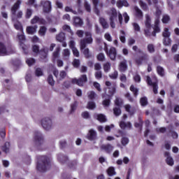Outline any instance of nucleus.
Returning a JSON list of instances; mask_svg holds the SVG:
<instances>
[{
    "instance_id": "27",
    "label": "nucleus",
    "mask_w": 179,
    "mask_h": 179,
    "mask_svg": "<svg viewBox=\"0 0 179 179\" xmlns=\"http://www.w3.org/2000/svg\"><path fill=\"white\" fill-rule=\"evenodd\" d=\"M57 159L60 163L64 164V163H66V162H68V157L62 154H59L57 155Z\"/></svg>"
},
{
    "instance_id": "18",
    "label": "nucleus",
    "mask_w": 179,
    "mask_h": 179,
    "mask_svg": "<svg viewBox=\"0 0 179 179\" xmlns=\"http://www.w3.org/2000/svg\"><path fill=\"white\" fill-rule=\"evenodd\" d=\"M73 25L76 27H82L83 26V20L80 17H73Z\"/></svg>"
},
{
    "instance_id": "43",
    "label": "nucleus",
    "mask_w": 179,
    "mask_h": 179,
    "mask_svg": "<svg viewBox=\"0 0 179 179\" xmlns=\"http://www.w3.org/2000/svg\"><path fill=\"white\" fill-rule=\"evenodd\" d=\"M113 114L115 117H120V115L121 114V108L118 106L113 108Z\"/></svg>"
},
{
    "instance_id": "28",
    "label": "nucleus",
    "mask_w": 179,
    "mask_h": 179,
    "mask_svg": "<svg viewBox=\"0 0 179 179\" xmlns=\"http://www.w3.org/2000/svg\"><path fill=\"white\" fill-rule=\"evenodd\" d=\"M38 33L41 37H44L47 33V27L41 26Z\"/></svg>"
},
{
    "instance_id": "36",
    "label": "nucleus",
    "mask_w": 179,
    "mask_h": 179,
    "mask_svg": "<svg viewBox=\"0 0 179 179\" xmlns=\"http://www.w3.org/2000/svg\"><path fill=\"white\" fill-rule=\"evenodd\" d=\"M152 20H150V17L149 15H147L145 17V27L146 29H152V24H151Z\"/></svg>"
},
{
    "instance_id": "57",
    "label": "nucleus",
    "mask_w": 179,
    "mask_h": 179,
    "mask_svg": "<svg viewBox=\"0 0 179 179\" xmlns=\"http://www.w3.org/2000/svg\"><path fill=\"white\" fill-rule=\"evenodd\" d=\"M73 66L74 68H79V66H80V60L78 59H74L73 61Z\"/></svg>"
},
{
    "instance_id": "45",
    "label": "nucleus",
    "mask_w": 179,
    "mask_h": 179,
    "mask_svg": "<svg viewBox=\"0 0 179 179\" xmlns=\"http://www.w3.org/2000/svg\"><path fill=\"white\" fill-rule=\"evenodd\" d=\"M87 108H88V110H93L96 108V103L94 101H89L87 105Z\"/></svg>"
},
{
    "instance_id": "52",
    "label": "nucleus",
    "mask_w": 179,
    "mask_h": 179,
    "mask_svg": "<svg viewBox=\"0 0 179 179\" xmlns=\"http://www.w3.org/2000/svg\"><path fill=\"white\" fill-rule=\"evenodd\" d=\"M48 55V54L46 52L45 50H41V53H40L41 59H46Z\"/></svg>"
},
{
    "instance_id": "33",
    "label": "nucleus",
    "mask_w": 179,
    "mask_h": 179,
    "mask_svg": "<svg viewBox=\"0 0 179 179\" xmlns=\"http://www.w3.org/2000/svg\"><path fill=\"white\" fill-rule=\"evenodd\" d=\"M130 90L132 92L134 97H138V94H139V90L136 87H135V86L134 85H131L130 86Z\"/></svg>"
},
{
    "instance_id": "63",
    "label": "nucleus",
    "mask_w": 179,
    "mask_h": 179,
    "mask_svg": "<svg viewBox=\"0 0 179 179\" xmlns=\"http://www.w3.org/2000/svg\"><path fill=\"white\" fill-rule=\"evenodd\" d=\"M110 79H117L118 78V71H115L112 74L109 75Z\"/></svg>"
},
{
    "instance_id": "38",
    "label": "nucleus",
    "mask_w": 179,
    "mask_h": 179,
    "mask_svg": "<svg viewBox=\"0 0 179 179\" xmlns=\"http://www.w3.org/2000/svg\"><path fill=\"white\" fill-rule=\"evenodd\" d=\"M115 104L117 107H122L124 105V101L121 98H116L115 100Z\"/></svg>"
},
{
    "instance_id": "11",
    "label": "nucleus",
    "mask_w": 179,
    "mask_h": 179,
    "mask_svg": "<svg viewBox=\"0 0 179 179\" xmlns=\"http://www.w3.org/2000/svg\"><path fill=\"white\" fill-rule=\"evenodd\" d=\"M18 40L20 41V45L22 47L24 53L26 55L29 54L27 45L24 44V41H26V36L23 34L18 35Z\"/></svg>"
},
{
    "instance_id": "40",
    "label": "nucleus",
    "mask_w": 179,
    "mask_h": 179,
    "mask_svg": "<svg viewBox=\"0 0 179 179\" xmlns=\"http://www.w3.org/2000/svg\"><path fill=\"white\" fill-rule=\"evenodd\" d=\"M170 20H171V19L170 18V16L169 15H163L162 22V23H164V24H167V23H169V22H170Z\"/></svg>"
},
{
    "instance_id": "12",
    "label": "nucleus",
    "mask_w": 179,
    "mask_h": 179,
    "mask_svg": "<svg viewBox=\"0 0 179 179\" xmlns=\"http://www.w3.org/2000/svg\"><path fill=\"white\" fill-rule=\"evenodd\" d=\"M106 15L109 16V20H115L118 17V12L114 7L110 8L109 10L106 11Z\"/></svg>"
},
{
    "instance_id": "41",
    "label": "nucleus",
    "mask_w": 179,
    "mask_h": 179,
    "mask_svg": "<svg viewBox=\"0 0 179 179\" xmlns=\"http://www.w3.org/2000/svg\"><path fill=\"white\" fill-rule=\"evenodd\" d=\"M110 69H111V63L110 62H107L106 63H105L103 64L104 72H106V73L109 72Z\"/></svg>"
},
{
    "instance_id": "48",
    "label": "nucleus",
    "mask_w": 179,
    "mask_h": 179,
    "mask_svg": "<svg viewBox=\"0 0 179 179\" xmlns=\"http://www.w3.org/2000/svg\"><path fill=\"white\" fill-rule=\"evenodd\" d=\"M31 15H33V10L27 8L25 13V19H30V17H31Z\"/></svg>"
},
{
    "instance_id": "30",
    "label": "nucleus",
    "mask_w": 179,
    "mask_h": 179,
    "mask_svg": "<svg viewBox=\"0 0 179 179\" xmlns=\"http://www.w3.org/2000/svg\"><path fill=\"white\" fill-rule=\"evenodd\" d=\"M99 23L102 26L103 29H108V23L107 22V20H106L104 17L99 18Z\"/></svg>"
},
{
    "instance_id": "47",
    "label": "nucleus",
    "mask_w": 179,
    "mask_h": 179,
    "mask_svg": "<svg viewBox=\"0 0 179 179\" xmlns=\"http://www.w3.org/2000/svg\"><path fill=\"white\" fill-rule=\"evenodd\" d=\"M48 83L50 85V86H54L55 85V81L54 80V78L52 77V75H49L48 77Z\"/></svg>"
},
{
    "instance_id": "8",
    "label": "nucleus",
    "mask_w": 179,
    "mask_h": 179,
    "mask_svg": "<svg viewBox=\"0 0 179 179\" xmlns=\"http://www.w3.org/2000/svg\"><path fill=\"white\" fill-rule=\"evenodd\" d=\"M105 85L108 87V89H109L108 96L113 97V96H114L117 92V83L106 81Z\"/></svg>"
},
{
    "instance_id": "20",
    "label": "nucleus",
    "mask_w": 179,
    "mask_h": 179,
    "mask_svg": "<svg viewBox=\"0 0 179 179\" xmlns=\"http://www.w3.org/2000/svg\"><path fill=\"white\" fill-rule=\"evenodd\" d=\"M134 15L137 19H143V12H142V10H140L139 7L135 6L134 7Z\"/></svg>"
},
{
    "instance_id": "51",
    "label": "nucleus",
    "mask_w": 179,
    "mask_h": 179,
    "mask_svg": "<svg viewBox=\"0 0 179 179\" xmlns=\"http://www.w3.org/2000/svg\"><path fill=\"white\" fill-rule=\"evenodd\" d=\"M121 143L123 146H127V145L129 143V138H128V137H122Z\"/></svg>"
},
{
    "instance_id": "39",
    "label": "nucleus",
    "mask_w": 179,
    "mask_h": 179,
    "mask_svg": "<svg viewBox=\"0 0 179 179\" xmlns=\"http://www.w3.org/2000/svg\"><path fill=\"white\" fill-rule=\"evenodd\" d=\"M157 72L159 76H164V69L161 66H157Z\"/></svg>"
},
{
    "instance_id": "2",
    "label": "nucleus",
    "mask_w": 179,
    "mask_h": 179,
    "mask_svg": "<svg viewBox=\"0 0 179 179\" xmlns=\"http://www.w3.org/2000/svg\"><path fill=\"white\" fill-rule=\"evenodd\" d=\"M132 50L133 51H135V52H138V54H142L141 56L136 58L135 59V62L137 65H141V64H143V62L144 61H148L149 59V55L147 53H145L142 51V50L138 49V47L136 45H134L132 47Z\"/></svg>"
},
{
    "instance_id": "29",
    "label": "nucleus",
    "mask_w": 179,
    "mask_h": 179,
    "mask_svg": "<svg viewBox=\"0 0 179 179\" xmlns=\"http://www.w3.org/2000/svg\"><path fill=\"white\" fill-rule=\"evenodd\" d=\"M83 53L84 55V57L89 59V58H92V53L90 52V50H89V48H85L83 50Z\"/></svg>"
},
{
    "instance_id": "44",
    "label": "nucleus",
    "mask_w": 179,
    "mask_h": 179,
    "mask_svg": "<svg viewBox=\"0 0 179 179\" xmlns=\"http://www.w3.org/2000/svg\"><path fill=\"white\" fill-rule=\"evenodd\" d=\"M162 36H163V37H164V38H170V36H171V34L170 33V31H169V28H164V29Z\"/></svg>"
},
{
    "instance_id": "26",
    "label": "nucleus",
    "mask_w": 179,
    "mask_h": 179,
    "mask_svg": "<svg viewBox=\"0 0 179 179\" xmlns=\"http://www.w3.org/2000/svg\"><path fill=\"white\" fill-rule=\"evenodd\" d=\"M56 40L57 41H59V43H64L65 40H66V38L65 37V33L60 32L59 34L56 36Z\"/></svg>"
},
{
    "instance_id": "32",
    "label": "nucleus",
    "mask_w": 179,
    "mask_h": 179,
    "mask_svg": "<svg viewBox=\"0 0 179 179\" xmlns=\"http://www.w3.org/2000/svg\"><path fill=\"white\" fill-rule=\"evenodd\" d=\"M140 104L141 107H146L148 104H149V101H148V97L143 96L140 99Z\"/></svg>"
},
{
    "instance_id": "4",
    "label": "nucleus",
    "mask_w": 179,
    "mask_h": 179,
    "mask_svg": "<svg viewBox=\"0 0 179 179\" xmlns=\"http://www.w3.org/2000/svg\"><path fill=\"white\" fill-rule=\"evenodd\" d=\"M20 5H22V1L21 0H17V1L13 4V6L11 8V14L13 16H16L17 19H22L23 16V11L22 10H18V9L20 8ZM16 12L17 13L16 14Z\"/></svg>"
},
{
    "instance_id": "62",
    "label": "nucleus",
    "mask_w": 179,
    "mask_h": 179,
    "mask_svg": "<svg viewBox=\"0 0 179 179\" xmlns=\"http://www.w3.org/2000/svg\"><path fill=\"white\" fill-rule=\"evenodd\" d=\"M32 51L35 52V54H38V52H40V47L37 45H34L32 46Z\"/></svg>"
},
{
    "instance_id": "6",
    "label": "nucleus",
    "mask_w": 179,
    "mask_h": 179,
    "mask_svg": "<svg viewBox=\"0 0 179 179\" xmlns=\"http://www.w3.org/2000/svg\"><path fill=\"white\" fill-rule=\"evenodd\" d=\"M72 83L73 85H78V86H80V87H83L85 83L87 82V76L86 74H83L80 76V77L78 79L73 78L71 80Z\"/></svg>"
},
{
    "instance_id": "22",
    "label": "nucleus",
    "mask_w": 179,
    "mask_h": 179,
    "mask_svg": "<svg viewBox=\"0 0 179 179\" xmlns=\"http://www.w3.org/2000/svg\"><path fill=\"white\" fill-rule=\"evenodd\" d=\"M38 27L37 25L28 26L27 27V34H34V33H36L37 31Z\"/></svg>"
},
{
    "instance_id": "14",
    "label": "nucleus",
    "mask_w": 179,
    "mask_h": 179,
    "mask_svg": "<svg viewBox=\"0 0 179 179\" xmlns=\"http://www.w3.org/2000/svg\"><path fill=\"white\" fill-rule=\"evenodd\" d=\"M106 55H108L111 59V61H115L117 58V48L115 47L111 46L109 49V51L108 53H106Z\"/></svg>"
},
{
    "instance_id": "35",
    "label": "nucleus",
    "mask_w": 179,
    "mask_h": 179,
    "mask_svg": "<svg viewBox=\"0 0 179 179\" xmlns=\"http://www.w3.org/2000/svg\"><path fill=\"white\" fill-rule=\"evenodd\" d=\"M107 174L109 177H113V176H115V169L113 166H110L107 169Z\"/></svg>"
},
{
    "instance_id": "54",
    "label": "nucleus",
    "mask_w": 179,
    "mask_h": 179,
    "mask_svg": "<svg viewBox=\"0 0 179 179\" xmlns=\"http://www.w3.org/2000/svg\"><path fill=\"white\" fill-rule=\"evenodd\" d=\"M40 17L35 15L33 19L31 20V24H36V23H39Z\"/></svg>"
},
{
    "instance_id": "60",
    "label": "nucleus",
    "mask_w": 179,
    "mask_h": 179,
    "mask_svg": "<svg viewBox=\"0 0 179 179\" xmlns=\"http://www.w3.org/2000/svg\"><path fill=\"white\" fill-rule=\"evenodd\" d=\"M60 48H57L55 51L53 52V58L54 59L58 58V57H59V51H60Z\"/></svg>"
},
{
    "instance_id": "3",
    "label": "nucleus",
    "mask_w": 179,
    "mask_h": 179,
    "mask_svg": "<svg viewBox=\"0 0 179 179\" xmlns=\"http://www.w3.org/2000/svg\"><path fill=\"white\" fill-rule=\"evenodd\" d=\"M85 37L83 39L80 40V51H83L86 47H87V44H92L93 43V38L92 37V32L85 31Z\"/></svg>"
},
{
    "instance_id": "55",
    "label": "nucleus",
    "mask_w": 179,
    "mask_h": 179,
    "mask_svg": "<svg viewBox=\"0 0 179 179\" xmlns=\"http://www.w3.org/2000/svg\"><path fill=\"white\" fill-rule=\"evenodd\" d=\"M163 44L164 45H171V39L169 38H164L163 39Z\"/></svg>"
},
{
    "instance_id": "17",
    "label": "nucleus",
    "mask_w": 179,
    "mask_h": 179,
    "mask_svg": "<svg viewBox=\"0 0 179 179\" xmlns=\"http://www.w3.org/2000/svg\"><path fill=\"white\" fill-rule=\"evenodd\" d=\"M113 149H114V147L111 145V144H103L101 145V150H104L106 153H110V152H113Z\"/></svg>"
},
{
    "instance_id": "64",
    "label": "nucleus",
    "mask_w": 179,
    "mask_h": 179,
    "mask_svg": "<svg viewBox=\"0 0 179 179\" xmlns=\"http://www.w3.org/2000/svg\"><path fill=\"white\" fill-rule=\"evenodd\" d=\"M35 75L36 76H43V71L41 70V69L40 68L36 69L35 71Z\"/></svg>"
},
{
    "instance_id": "53",
    "label": "nucleus",
    "mask_w": 179,
    "mask_h": 179,
    "mask_svg": "<svg viewBox=\"0 0 179 179\" xmlns=\"http://www.w3.org/2000/svg\"><path fill=\"white\" fill-rule=\"evenodd\" d=\"M96 92H94V91H91L90 92H88V98L90 99V100H94V99H96Z\"/></svg>"
},
{
    "instance_id": "58",
    "label": "nucleus",
    "mask_w": 179,
    "mask_h": 179,
    "mask_svg": "<svg viewBox=\"0 0 179 179\" xmlns=\"http://www.w3.org/2000/svg\"><path fill=\"white\" fill-rule=\"evenodd\" d=\"M65 12H71L73 15H78V12L76 10H73L72 8L69 6H66L65 8Z\"/></svg>"
},
{
    "instance_id": "34",
    "label": "nucleus",
    "mask_w": 179,
    "mask_h": 179,
    "mask_svg": "<svg viewBox=\"0 0 179 179\" xmlns=\"http://www.w3.org/2000/svg\"><path fill=\"white\" fill-rule=\"evenodd\" d=\"M10 148V143L6 142L4 145L2 146L1 149L4 153H8L9 148Z\"/></svg>"
},
{
    "instance_id": "59",
    "label": "nucleus",
    "mask_w": 179,
    "mask_h": 179,
    "mask_svg": "<svg viewBox=\"0 0 179 179\" xmlns=\"http://www.w3.org/2000/svg\"><path fill=\"white\" fill-rule=\"evenodd\" d=\"M94 76L96 78V79H97L98 80H100V79H101V78H103V73H101V71H99L95 72Z\"/></svg>"
},
{
    "instance_id": "10",
    "label": "nucleus",
    "mask_w": 179,
    "mask_h": 179,
    "mask_svg": "<svg viewBox=\"0 0 179 179\" xmlns=\"http://www.w3.org/2000/svg\"><path fill=\"white\" fill-rule=\"evenodd\" d=\"M41 125L45 131H50L52 127V121L50 117H45L41 120Z\"/></svg>"
},
{
    "instance_id": "25",
    "label": "nucleus",
    "mask_w": 179,
    "mask_h": 179,
    "mask_svg": "<svg viewBox=\"0 0 179 179\" xmlns=\"http://www.w3.org/2000/svg\"><path fill=\"white\" fill-rule=\"evenodd\" d=\"M120 127L122 128V129H125V128H129V129H131L132 128V124H131V122H125L122 121L120 123Z\"/></svg>"
},
{
    "instance_id": "46",
    "label": "nucleus",
    "mask_w": 179,
    "mask_h": 179,
    "mask_svg": "<svg viewBox=\"0 0 179 179\" xmlns=\"http://www.w3.org/2000/svg\"><path fill=\"white\" fill-rule=\"evenodd\" d=\"M76 108H78V101H74V103L71 105V114H72V113H75Z\"/></svg>"
},
{
    "instance_id": "37",
    "label": "nucleus",
    "mask_w": 179,
    "mask_h": 179,
    "mask_svg": "<svg viewBox=\"0 0 179 179\" xmlns=\"http://www.w3.org/2000/svg\"><path fill=\"white\" fill-rule=\"evenodd\" d=\"M147 50L150 54H153L156 51V49L155 48V45L152 43H149L147 45Z\"/></svg>"
},
{
    "instance_id": "21",
    "label": "nucleus",
    "mask_w": 179,
    "mask_h": 179,
    "mask_svg": "<svg viewBox=\"0 0 179 179\" xmlns=\"http://www.w3.org/2000/svg\"><path fill=\"white\" fill-rule=\"evenodd\" d=\"M125 111L129 113V115L132 116L135 113H136V109L135 108H131V105L127 104L124 106Z\"/></svg>"
},
{
    "instance_id": "61",
    "label": "nucleus",
    "mask_w": 179,
    "mask_h": 179,
    "mask_svg": "<svg viewBox=\"0 0 179 179\" xmlns=\"http://www.w3.org/2000/svg\"><path fill=\"white\" fill-rule=\"evenodd\" d=\"M97 60L98 61H101V62H103V61H104V59H106V57L104 56L103 53H99L97 57Z\"/></svg>"
},
{
    "instance_id": "16",
    "label": "nucleus",
    "mask_w": 179,
    "mask_h": 179,
    "mask_svg": "<svg viewBox=\"0 0 179 179\" xmlns=\"http://www.w3.org/2000/svg\"><path fill=\"white\" fill-rule=\"evenodd\" d=\"M87 138L89 141L96 140L97 138V132H96L93 129H90Z\"/></svg>"
},
{
    "instance_id": "15",
    "label": "nucleus",
    "mask_w": 179,
    "mask_h": 179,
    "mask_svg": "<svg viewBox=\"0 0 179 179\" xmlns=\"http://www.w3.org/2000/svg\"><path fill=\"white\" fill-rule=\"evenodd\" d=\"M111 97L112 96L107 94H102V99H106L102 101V104L104 107H110V104H111Z\"/></svg>"
},
{
    "instance_id": "5",
    "label": "nucleus",
    "mask_w": 179,
    "mask_h": 179,
    "mask_svg": "<svg viewBox=\"0 0 179 179\" xmlns=\"http://www.w3.org/2000/svg\"><path fill=\"white\" fill-rule=\"evenodd\" d=\"M34 142L37 148L41 146L43 143H44V137L40 131H36L34 132Z\"/></svg>"
},
{
    "instance_id": "7",
    "label": "nucleus",
    "mask_w": 179,
    "mask_h": 179,
    "mask_svg": "<svg viewBox=\"0 0 179 179\" xmlns=\"http://www.w3.org/2000/svg\"><path fill=\"white\" fill-rule=\"evenodd\" d=\"M41 6L43 8V13H50L52 10L51 1L48 0H42L40 3Z\"/></svg>"
},
{
    "instance_id": "49",
    "label": "nucleus",
    "mask_w": 179,
    "mask_h": 179,
    "mask_svg": "<svg viewBox=\"0 0 179 179\" xmlns=\"http://www.w3.org/2000/svg\"><path fill=\"white\" fill-rule=\"evenodd\" d=\"M166 163L168 164V166H174V160L173 159V157H168L166 159Z\"/></svg>"
},
{
    "instance_id": "31",
    "label": "nucleus",
    "mask_w": 179,
    "mask_h": 179,
    "mask_svg": "<svg viewBox=\"0 0 179 179\" xmlns=\"http://www.w3.org/2000/svg\"><path fill=\"white\" fill-rule=\"evenodd\" d=\"M96 120L99 121V122H107V117L101 113L96 115Z\"/></svg>"
},
{
    "instance_id": "9",
    "label": "nucleus",
    "mask_w": 179,
    "mask_h": 179,
    "mask_svg": "<svg viewBox=\"0 0 179 179\" xmlns=\"http://www.w3.org/2000/svg\"><path fill=\"white\" fill-rule=\"evenodd\" d=\"M155 82H152V78H150V76H147V83L149 86H152V91L154 94H157L158 93V89L159 87L157 85V78H155Z\"/></svg>"
},
{
    "instance_id": "19",
    "label": "nucleus",
    "mask_w": 179,
    "mask_h": 179,
    "mask_svg": "<svg viewBox=\"0 0 179 179\" xmlns=\"http://www.w3.org/2000/svg\"><path fill=\"white\" fill-rule=\"evenodd\" d=\"M116 6L118 8V9H121L122 6L128 8V6H129V3L127 0H117L116 2Z\"/></svg>"
},
{
    "instance_id": "50",
    "label": "nucleus",
    "mask_w": 179,
    "mask_h": 179,
    "mask_svg": "<svg viewBox=\"0 0 179 179\" xmlns=\"http://www.w3.org/2000/svg\"><path fill=\"white\" fill-rule=\"evenodd\" d=\"M120 33H121V34H122V36H120V40L121 43L124 44L125 41H127V39L125 38V31L124 30H121Z\"/></svg>"
},
{
    "instance_id": "42",
    "label": "nucleus",
    "mask_w": 179,
    "mask_h": 179,
    "mask_svg": "<svg viewBox=\"0 0 179 179\" xmlns=\"http://www.w3.org/2000/svg\"><path fill=\"white\" fill-rule=\"evenodd\" d=\"M84 8L88 13H90V12H92V7L89 4V2H87V1L86 0L84 2Z\"/></svg>"
},
{
    "instance_id": "56",
    "label": "nucleus",
    "mask_w": 179,
    "mask_h": 179,
    "mask_svg": "<svg viewBox=\"0 0 179 179\" xmlns=\"http://www.w3.org/2000/svg\"><path fill=\"white\" fill-rule=\"evenodd\" d=\"M26 63L27 64L28 66H31L34 64H36V59L33 58L27 59L26 60Z\"/></svg>"
},
{
    "instance_id": "1",
    "label": "nucleus",
    "mask_w": 179,
    "mask_h": 179,
    "mask_svg": "<svg viewBox=\"0 0 179 179\" xmlns=\"http://www.w3.org/2000/svg\"><path fill=\"white\" fill-rule=\"evenodd\" d=\"M36 169L41 173H45L47 170H50L51 169L50 158L45 155L38 156Z\"/></svg>"
},
{
    "instance_id": "23",
    "label": "nucleus",
    "mask_w": 179,
    "mask_h": 179,
    "mask_svg": "<svg viewBox=\"0 0 179 179\" xmlns=\"http://www.w3.org/2000/svg\"><path fill=\"white\" fill-rule=\"evenodd\" d=\"M8 50H6V46L3 43L0 42V57H3L5 55H7Z\"/></svg>"
},
{
    "instance_id": "24",
    "label": "nucleus",
    "mask_w": 179,
    "mask_h": 179,
    "mask_svg": "<svg viewBox=\"0 0 179 179\" xmlns=\"http://www.w3.org/2000/svg\"><path fill=\"white\" fill-rule=\"evenodd\" d=\"M128 69V65L127 64V61L121 62L119 65L120 72H125Z\"/></svg>"
},
{
    "instance_id": "13",
    "label": "nucleus",
    "mask_w": 179,
    "mask_h": 179,
    "mask_svg": "<svg viewBox=\"0 0 179 179\" xmlns=\"http://www.w3.org/2000/svg\"><path fill=\"white\" fill-rule=\"evenodd\" d=\"M92 3L94 5V12L96 14L97 16H100V10L99 8H103V3H100V0H92Z\"/></svg>"
}]
</instances>
